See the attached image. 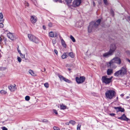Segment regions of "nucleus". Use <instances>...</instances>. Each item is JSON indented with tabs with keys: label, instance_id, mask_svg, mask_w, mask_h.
Masks as SVG:
<instances>
[{
	"label": "nucleus",
	"instance_id": "obj_25",
	"mask_svg": "<svg viewBox=\"0 0 130 130\" xmlns=\"http://www.w3.org/2000/svg\"><path fill=\"white\" fill-rule=\"evenodd\" d=\"M68 56L69 55L72 58H73L74 57V54L72 52L67 53Z\"/></svg>",
	"mask_w": 130,
	"mask_h": 130
},
{
	"label": "nucleus",
	"instance_id": "obj_29",
	"mask_svg": "<svg viewBox=\"0 0 130 130\" xmlns=\"http://www.w3.org/2000/svg\"><path fill=\"white\" fill-rule=\"evenodd\" d=\"M24 4L26 7H28L29 5V4L26 1H24Z\"/></svg>",
	"mask_w": 130,
	"mask_h": 130
},
{
	"label": "nucleus",
	"instance_id": "obj_9",
	"mask_svg": "<svg viewBox=\"0 0 130 130\" xmlns=\"http://www.w3.org/2000/svg\"><path fill=\"white\" fill-rule=\"evenodd\" d=\"M81 0H74L72 4V6L74 7L78 6L81 3Z\"/></svg>",
	"mask_w": 130,
	"mask_h": 130
},
{
	"label": "nucleus",
	"instance_id": "obj_46",
	"mask_svg": "<svg viewBox=\"0 0 130 130\" xmlns=\"http://www.w3.org/2000/svg\"><path fill=\"white\" fill-rule=\"evenodd\" d=\"M4 20L3 19V18H2V19H1V20H0V22L1 23H2L3 22Z\"/></svg>",
	"mask_w": 130,
	"mask_h": 130
},
{
	"label": "nucleus",
	"instance_id": "obj_49",
	"mask_svg": "<svg viewBox=\"0 0 130 130\" xmlns=\"http://www.w3.org/2000/svg\"><path fill=\"white\" fill-rule=\"evenodd\" d=\"M17 50L18 51V52L19 53H20V52H21V51H20L19 48H18V47L17 48Z\"/></svg>",
	"mask_w": 130,
	"mask_h": 130
},
{
	"label": "nucleus",
	"instance_id": "obj_14",
	"mask_svg": "<svg viewBox=\"0 0 130 130\" xmlns=\"http://www.w3.org/2000/svg\"><path fill=\"white\" fill-rule=\"evenodd\" d=\"M109 66L111 68H116L117 67V66L115 64V63L112 61V60L109 62Z\"/></svg>",
	"mask_w": 130,
	"mask_h": 130
},
{
	"label": "nucleus",
	"instance_id": "obj_15",
	"mask_svg": "<svg viewBox=\"0 0 130 130\" xmlns=\"http://www.w3.org/2000/svg\"><path fill=\"white\" fill-rule=\"evenodd\" d=\"M7 36L8 38L12 40H13L15 38L14 35L10 32L7 34Z\"/></svg>",
	"mask_w": 130,
	"mask_h": 130
},
{
	"label": "nucleus",
	"instance_id": "obj_55",
	"mask_svg": "<svg viewBox=\"0 0 130 130\" xmlns=\"http://www.w3.org/2000/svg\"><path fill=\"white\" fill-rule=\"evenodd\" d=\"M124 95V94H122L121 95V96L122 97H123Z\"/></svg>",
	"mask_w": 130,
	"mask_h": 130
},
{
	"label": "nucleus",
	"instance_id": "obj_43",
	"mask_svg": "<svg viewBox=\"0 0 130 130\" xmlns=\"http://www.w3.org/2000/svg\"><path fill=\"white\" fill-rule=\"evenodd\" d=\"M4 24L2 23H0V28H3L4 27Z\"/></svg>",
	"mask_w": 130,
	"mask_h": 130
},
{
	"label": "nucleus",
	"instance_id": "obj_60",
	"mask_svg": "<svg viewBox=\"0 0 130 130\" xmlns=\"http://www.w3.org/2000/svg\"><path fill=\"white\" fill-rule=\"evenodd\" d=\"M45 68H44V71H43V72L44 71V72H45Z\"/></svg>",
	"mask_w": 130,
	"mask_h": 130
},
{
	"label": "nucleus",
	"instance_id": "obj_58",
	"mask_svg": "<svg viewBox=\"0 0 130 130\" xmlns=\"http://www.w3.org/2000/svg\"><path fill=\"white\" fill-rule=\"evenodd\" d=\"M93 5L94 6H95V4L94 2H93Z\"/></svg>",
	"mask_w": 130,
	"mask_h": 130
},
{
	"label": "nucleus",
	"instance_id": "obj_42",
	"mask_svg": "<svg viewBox=\"0 0 130 130\" xmlns=\"http://www.w3.org/2000/svg\"><path fill=\"white\" fill-rule=\"evenodd\" d=\"M126 53L128 54V55L130 56V51H126Z\"/></svg>",
	"mask_w": 130,
	"mask_h": 130
},
{
	"label": "nucleus",
	"instance_id": "obj_57",
	"mask_svg": "<svg viewBox=\"0 0 130 130\" xmlns=\"http://www.w3.org/2000/svg\"><path fill=\"white\" fill-rule=\"evenodd\" d=\"M47 120H44V122H47Z\"/></svg>",
	"mask_w": 130,
	"mask_h": 130
},
{
	"label": "nucleus",
	"instance_id": "obj_47",
	"mask_svg": "<svg viewBox=\"0 0 130 130\" xmlns=\"http://www.w3.org/2000/svg\"><path fill=\"white\" fill-rule=\"evenodd\" d=\"M2 39L0 37V45L2 43Z\"/></svg>",
	"mask_w": 130,
	"mask_h": 130
},
{
	"label": "nucleus",
	"instance_id": "obj_38",
	"mask_svg": "<svg viewBox=\"0 0 130 130\" xmlns=\"http://www.w3.org/2000/svg\"><path fill=\"white\" fill-rule=\"evenodd\" d=\"M53 111L54 113L56 115H57L58 113L57 111L55 109H54L53 110Z\"/></svg>",
	"mask_w": 130,
	"mask_h": 130
},
{
	"label": "nucleus",
	"instance_id": "obj_13",
	"mask_svg": "<svg viewBox=\"0 0 130 130\" xmlns=\"http://www.w3.org/2000/svg\"><path fill=\"white\" fill-rule=\"evenodd\" d=\"M83 23L82 21H78L76 23L75 26L77 27L80 28L83 25Z\"/></svg>",
	"mask_w": 130,
	"mask_h": 130
},
{
	"label": "nucleus",
	"instance_id": "obj_1",
	"mask_svg": "<svg viewBox=\"0 0 130 130\" xmlns=\"http://www.w3.org/2000/svg\"><path fill=\"white\" fill-rule=\"evenodd\" d=\"M101 21L100 19H99L95 23L92 22L90 23L88 28V32H91L92 31H94L100 24Z\"/></svg>",
	"mask_w": 130,
	"mask_h": 130
},
{
	"label": "nucleus",
	"instance_id": "obj_32",
	"mask_svg": "<svg viewBox=\"0 0 130 130\" xmlns=\"http://www.w3.org/2000/svg\"><path fill=\"white\" fill-rule=\"evenodd\" d=\"M66 2V3L67 4L71 3L72 2V0H65Z\"/></svg>",
	"mask_w": 130,
	"mask_h": 130
},
{
	"label": "nucleus",
	"instance_id": "obj_5",
	"mask_svg": "<svg viewBox=\"0 0 130 130\" xmlns=\"http://www.w3.org/2000/svg\"><path fill=\"white\" fill-rule=\"evenodd\" d=\"M28 36L29 39L30 41L37 43L39 42L38 39L33 35L31 34H28Z\"/></svg>",
	"mask_w": 130,
	"mask_h": 130
},
{
	"label": "nucleus",
	"instance_id": "obj_7",
	"mask_svg": "<svg viewBox=\"0 0 130 130\" xmlns=\"http://www.w3.org/2000/svg\"><path fill=\"white\" fill-rule=\"evenodd\" d=\"M117 48L116 44H111L110 46V48L109 51L112 54Z\"/></svg>",
	"mask_w": 130,
	"mask_h": 130
},
{
	"label": "nucleus",
	"instance_id": "obj_21",
	"mask_svg": "<svg viewBox=\"0 0 130 130\" xmlns=\"http://www.w3.org/2000/svg\"><path fill=\"white\" fill-rule=\"evenodd\" d=\"M60 109L61 110H64L66 108V106L62 104H60Z\"/></svg>",
	"mask_w": 130,
	"mask_h": 130
},
{
	"label": "nucleus",
	"instance_id": "obj_30",
	"mask_svg": "<svg viewBox=\"0 0 130 130\" xmlns=\"http://www.w3.org/2000/svg\"><path fill=\"white\" fill-rule=\"evenodd\" d=\"M30 97L28 96H26L25 98V100L26 101H28L30 100Z\"/></svg>",
	"mask_w": 130,
	"mask_h": 130
},
{
	"label": "nucleus",
	"instance_id": "obj_34",
	"mask_svg": "<svg viewBox=\"0 0 130 130\" xmlns=\"http://www.w3.org/2000/svg\"><path fill=\"white\" fill-rule=\"evenodd\" d=\"M56 41L55 39H53L52 40V43L54 45L56 43Z\"/></svg>",
	"mask_w": 130,
	"mask_h": 130
},
{
	"label": "nucleus",
	"instance_id": "obj_52",
	"mask_svg": "<svg viewBox=\"0 0 130 130\" xmlns=\"http://www.w3.org/2000/svg\"><path fill=\"white\" fill-rule=\"evenodd\" d=\"M126 60H127L130 63V60L128 59H126Z\"/></svg>",
	"mask_w": 130,
	"mask_h": 130
},
{
	"label": "nucleus",
	"instance_id": "obj_17",
	"mask_svg": "<svg viewBox=\"0 0 130 130\" xmlns=\"http://www.w3.org/2000/svg\"><path fill=\"white\" fill-rule=\"evenodd\" d=\"M112 55V54L109 51L108 52L103 54V56L104 58H107Z\"/></svg>",
	"mask_w": 130,
	"mask_h": 130
},
{
	"label": "nucleus",
	"instance_id": "obj_27",
	"mask_svg": "<svg viewBox=\"0 0 130 130\" xmlns=\"http://www.w3.org/2000/svg\"><path fill=\"white\" fill-rule=\"evenodd\" d=\"M69 123L72 124L73 125H74L76 123V122L73 120H71L69 121Z\"/></svg>",
	"mask_w": 130,
	"mask_h": 130
},
{
	"label": "nucleus",
	"instance_id": "obj_44",
	"mask_svg": "<svg viewBox=\"0 0 130 130\" xmlns=\"http://www.w3.org/2000/svg\"><path fill=\"white\" fill-rule=\"evenodd\" d=\"M3 130H7V129L4 126H3L2 127Z\"/></svg>",
	"mask_w": 130,
	"mask_h": 130
},
{
	"label": "nucleus",
	"instance_id": "obj_39",
	"mask_svg": "<svg viewBox=\"0 0 130 130\" xmlns=\"http://www.w3.org/2000/svg\"><path fill=\"white\" fill-rule=\"evenodd\" d=\"M52 23H49L48 24V26L49 27H51L52 26Z\"/></svg>",
	"mask_w": 130,
	"mask_h": 130
},
{
	"label": "nucleus",
	"instance_id": "obj_10",
	"mask_svg": "<svg viewBox=\"0 0 130 130\" xmlns=\"http://www.w3.org/2000/svg\"><path fill=\"white\" fill-rule=\"evenodd\" d=\"M118 119L121 120L126 121H128L129 120H130V119L126 117L124 114H123L120 117H118Z\"/></svg>",
	"mask_w": 130,
	"mask_h": 130
},
{
	"label": "nucleus",
	"instance_id": "obj_40",
	"mask_svg": "<svg viewBox=\"0 0 130 130\" xmlns=\"http://www.w3.org/2000/svg\"><path fill=\"white\" fill-rule=\"evenodd\" d=\"M103 2L106 5H107L108 4V3L107 2V0H103Z\"/></svg>",
	"mask_w": 130,
	"mask_h": 130
},
{
	"label": "nucleus",
	"instance_id": "obj_18",
	"mask_svg": "<svg viewBox=\"0 0 130 130\" xmlns=\"http://www.w3.org/2000/svg\"><path fill=\"white\" fill-rule=\"evenodd\" d=\"M15 86L16 85L15 84L14 85H11L8 87V88L11 91H15L16 89Z\"/></svg>",
	"mask_w": 130,
	"mask_h": 130
},
{
	"label": "nucleus",
	"instance_id": "obj_20",
	"mask_svg": "<svg viewBox=\"0 0 130 130\" xmlns=\"http://www.w3.org/2000/svg\"><path fill=\"white\" fill-rule=\"evenodd\" d=\"M29 73L32 76H37L36 73L34 71L31 70H29L28 71Z\"/></svg>",
	"mask_w": 130,
	"mask_h": 130
},
{
	"label": "nucleus",
	"instance_id": "obj_51",
	"mask_svg": "<svg viewBox=\"0 0 130 130\" xmlns=\"http://www.w3.org/2000/svg\"><path fill=\"white\" fill-rule=\"evenodd\" d=\"M43 27L44 29H46V27L44 25H43Z\"/></svg>",
	"mask_w": 130,
	"mask_h": 130
},
{
	"label": "nucleus",
	"instance_id": "obj_22",
	"mask_svg": "<svg viewBox=\"0 0 130 130\" xmlns=\"http://www.w3.org/2000/svg\"><path fill=\"white\" fill-rule=\"evenodd\" d=\"M67 53H64L61 56V57L63 59L66 58L68 56Z\"/></svg>",
	"mask_w": 130,
	"mask_h": 130
},
{
	"label": "nucleus",
	"instance_id": "obj_19",
	"mask_svg": "<svg viewBox=\"0 0 130 130\" xmlns=\"http://www.w3.org/2000/svg\"><path fill=\"white\" fill-rule=\"evenodd\" d=\"M60 38L61 41L62 45L63 47H64L65 48H66V44L64 41L63 40V39L62 37H60Z\"/></svg>",
	"mask_w": 130,
	"mask_h": 130
},
{
	"label": "nucleus",
	"instance_id": "obj_6",
	"mask_svg": "<svg viewBox=\"0 0 130 130\" xmlns=\"http://www.w3.org/2000/svg\"><path fill=\"white\" fill-rule=\"evenodd\" d=\"M75 79L77 82L79 84L84 82L85 80V78L84 76H80L79 77H76Z\"/></svg>",
	"mask_w": 130,
	"mask_h": 130
},
{
	"label": "nucleus",
	"instance_id": "obj_33",
	"mask_svg": "<svg viewBox=\"0 0 130 130\" xmlns=\"http://www.w3.org/2000/svg\"><path fill=\"white\" fill-rule=\"evenodd\" d=\"M44 86L45 87L47 88L49 87L48 84L47 83H46L44 84Z\"/></svg>",
	"mask_w": 130,
	"mask_h": 130
},
{
	"label": "nucleus",
	"instance_id": "obj_23",
	"mask_svg": "<svg viewBox=\"0 0 130 130\" xmlns=\"http://www.w3.org/2000/svg\"><path fill=\"white\" fill-rule=\"evenodd\" d=\"M7 93V91L4 90H2L0 91V93L2 95H5Z\"/></svg>",
	"mask_w": 130,
	"mask_h": 130
},
{
	"label": "nucleus",
	"instance_id": "obj_24",
	"mask_svg": "<svg viewBox=\"0 0 130 130\" xmlns=\"http://www.w3.org/2000/svg\"><path fill=\"white\" fill-rule=\"evenodd\" d=\"M113 72L112 70L110 69H108L107 71V75H110Z\"/></svg>",
	"mask_w": 130,
	"mask_h": 130
},
{
	"label": "nucleus",
	"instance_id": "obj_59",
	"mask_svg": "<svg viewBox=\"0 0 130 130\" xmlns=\"http://www.w3.org/2000/svg\"><path fill=\"white\" fill-rule=\"evenodd\" d=\"M129 98V96H127L126 97V98L127 99H128Z\"/></svg>",
	"mask_w": 130,
	"mask_h": 130
},
{
	"label": "nucleus",
	"instance_id": "obj_63",
	"mask_svg": "<svg viewBox=\"0 0 130 130\" xmlns=\"http://www.w3.org/2000/svg\"><path fill=\"white\" fill-rule=\"evenodd\" d=\"M32 1H35V0H31Z\"/></svg>",
	"mask_w": 130,
	"mask_h": 130
},
{
	"label": "nucleus",
	"instance_id": "obj_8",
	"mask_svg": "<svg viewBox=\"0 0 130 130\" xmlns=\"http://www.w3.org/2000/svg\"><path fill=\"white\" fill-rule=\"evenodd\" d=\"M111 60L115 63H117L118 65H120L121 64V59L119 58L118 57H115Z\"/></svg>",
	"mask_w": 130,
	"mask_h": 130
},
{
	"label": "nucleus",
	"instance_id": "obj_3",
	"mask_svg": "<svg viewBox=\"0 0 130 130\" xmlns=\"http://www.w3.org/2000/svg\"><path fill=\"white\" fill-rule=\"evenodd\" d=\"M105 94L106 99L111 100L113 99L115 96L116 93L113 90H109L106 91Z\"/></svg>",
	"mask_w": 130,
	"mask_h": 130
},
{
	"label": "nucleus",
	"instance_id": "obj_36",
	"mask_svg": "<svg viewBox=\"0 0 130 130\" xmlns=\"http://www.w3.org/2000/svg\"><path fill=\"white\" fill-rule=\"evenodd\" d=\"M17 60H18V61L19 62H20L21 61L22 59L20 57H17Z\"/></svg>",
	"mask_w": 130,
	"mask_h": 130
},
{
	"label": "nucleus",
	"instance_id": "obj_31",
	"mask_svg": "<svg viewBox=\"0 0 130 130\" xmlns=\"http://www.w3.org/2000/svg\"><path fill=\"white\" fill-rule=\"evenodd\" d=\"M81 125L80 124H78L77 127V130H80V128L81 127Z\"/></svg>",
	"mask_w": 130,
	"mask_h": 130
},
{
	"label": "nucleus",
	"instance_id": "obj_64",
	"mask_svg": "<svg viewBox=\"0 0 130 130\" xmlns=\"http://www.w3.org/2000/svg\"><path fill=\"white\" fill-rule=\"evenodd\" d=\"M117 99H118V97H117Z\"/></svg>",
	"mask_w": 130,
	"mask_h": 130
},
{
	"label": "nucleus",
	"instance_id": "obj_4",
	"mask_svg": "<svg viewBox=\"0 0 130 130\" xmlns=\"http://www.w3.org/2000/svg\"><path fill=\"white\" fill-rule=\"evenodd\" d=\"M112 77L110 78H108L107 76H103L102 77V80L103 83L106 84H109L112 81Z\"/></svg>",
	"mask_w": 130,
	"mask_h": 130
},
{
	"label": "nucleus",
	"instance_id": "obj_62",
	"mask_svg": "<svg viewBox=\"0 0 130 130\" xmlns=\"http://www.w3.org/2000/svg\"><path fill=\"white\" fill-rule=\"evenodd\" d=\"M68 70H70L71 69H69Z\"/></svg>",
	"mask_w": 130,
	"mask_h": 130
},
{
	"label": "nucleus",
	"instance_id": "obj_56",
	"mask_svg": "<svg viewBox=\"0 0 130 130\" xmlns=\"http://www.w3.org/2000/svg\"><path fill=\"white\" fill-rule=\"evenodd\" d=\"M19 54H20L21 56L22 55V54L21 53V52L19 53Z\"/></svg>",
	"mask_w": 130,
	"mask_h": 130
},
{
	"label": "nucleus",
	"instance_id": "obj_37",
	"mask_svg": "<svg viewBox=\"0 0 130 130\" xmlns=\"http://www.w3.org/2000/svg\"><path fill=\"white\" fill-rule=\"evenodd\" d=\"M64 80V81L66 82H68V83H70V81L69 80V79H68L67 78H65Z\"/></svg>",
	"mask_w": 130,
	"mask_h": 130
},
{
	"label": "nucleus",
	"instance_id": "obj_61",
	"mask_svg": "<svg viewBox=\"0 0 130 130\" xmlns=\"http://www.w3.org/2000/svg\"><path fill=\"white\" fill-rule=\"evenodd\" d=\"M112 12V14H113L112 15L113 16V11Z\"/></svg>",
	"mask_w": 130,
	"mask_h": 130
},
{
	"label": "nucleus",
	"instance_id": "obj_50",
	"mask_svg": "<svg viewBox=\"0 0 130 130\" xmlns=\"http://www.w3.org/2000/svg\"><path fill=\"white\" fill-rule=\"evenodd\" d=\"M54 51V52H55V53H56V55H57V54H58L57 51L56 50H55Z\"/></svg>",
	"mask_w": 130,
	"mask_h": 130
},
{
	"label": "nucleus",
	"instance_id": "obj_48",
	"mask_svg": "<svg viewBox=\"0 0 130 130\" xmlns=\"http://www.w3.org/2000/svg\"><path fill=\"white\" fill-rule=\"evenodd\" d=\"M21 56L22 58H25V55H22Z\"/></svg>",
	"mask_w": 130,
	"mask_h": 130
},
{
	"label": "nucleus",
	"instance_id": "obj_26",
	"mask_svg": "<svg viewBox=\"0 0 130 130\" xmlns=\"http://www.w3.org/2000/svg\"><path fill=\"white\" fill-rule=\"evenodd\" d=\"M58 76L61 81H62L63 80H64L65 78L62 76L59 75H58Z\"/></svg>",
	"mask_w": 130,
	"mask_h": 130
},
{
	"label": "nucleus",
	"instance_id": "obj_28",
	"mask_svg": "<svg viewBox=\"0 0 130 130\" xmlns=\"http://www.w3.org/2000/svg\"><path fill=\"white\" fill-rule=\"evenodd\" d=\"M70 38L71 39L72 41L73 42H75V40L74 37L72 36L71 35L70 36Z\"/></svg>",
	"mask_w": 130,
	"mask_h": 130
},
{
	"label": "nucleus",
	"instance_id": "obj_2",
	"mask_svg": "<svg viewBox=\"0 0 130 130\" xmlns=\"http://www.w3.org/2000/svg\"><path fill=\"white\" fill-rule=\"evenodd\" d=\"M127 70L126 67H123L119 70L116 72L114 74V75L117 77H122L126 74Z\"/></svg>",
	"mask_w": 130,
	"mask_h": 130
},
{
	"label": "nucleus",
	"instance_id": "obj_16",
	"mask_svg": "<svg viewBox=\"0 0 130 130\" xmlns=\"http://www.w3.org/2000/svg\"><path fill=\"white\" fill-rule=\"evenodd\" d=\"M49 36L51 37H56L57 36V34L56 32H54L52 31L49 32Z\"/></svg>",
	"mask_w": 130,
	"mask_h": 130
},
{
	"label": "nucleus",
	"instance_id": "obj_35",
	"mask_svg": "<svg viewBox=\"0 0 130 130\" xmlns=\"http://www.w3.org/2000/svg\"><path fill=\"white\" fill-rule=\"evenodd\" d=\"M53 128L54 130H60L59 128L56 126H54L53 127Z\"/></svg>",
	"mask_w": 130,
	"mask_h": 130
},
{
	"label": "nucleus",
	"instance_id": "obj_41",
	"mask_svg": "<svg viewBox=\"0 0 130 130\" xmlns=\"http://www.w3.org/2000/svg\"><path fill=\"white\" fill-rule=\"evenodd\" d=\"M3 16L2 13H0V18L1 19L3 18Z\"/></svg>",
	"mask_w": 130,
	"mask_h": 130
},
{
	"label": "nucleus",
	"instance_id": "obj_11",
	"mask_svg": "<svg viewBox=\"0 0 130 130\" xmlns=\"http://www.w3.org/2000/svg\"><path fill=\"white\" fill-rule=\"evenodd\" d=\"M114 108L116 110L117 112L121 111V112H124L125 110L123 108H122L120 107H114Z\"/></svg>",
	"mask_w": 130,
	"mask_h": 130
},
{
	"label": "nucleus",
	"instance_id": "obj_54",
	"mask_svg": "<svg viewBox=\"0 0 130 130\" xmlns=\"http://www.w3.org/2000/svg\"><path fill=\"white\" fill-rule=\"evenodd\" d=\"M127 18L130 21V17H128Z\"/></svg>",
	"mask_w": 130,
	"mask_h": 130
},
{
	"label": "nucleus",
	"instance_id": "obj_45",
	"mask_svg": "<svg viewBox=\"0 0 130 130\" xmlns=\"http://www.w3.org/2000/svg\"><path fill=\"white\" fill-rule=\"evenodd\" d=\"M109 115L110 116H114L115 114L114 113H110L109 114Z\"/></svg>",
	"mask_w": 130,
	"mask_h": 130
},
{
	"label": "nucleus",
	"instance_id": "obj_12",
	"mask_svg": "<svg viewBox=\"0 0 130 130\" xmlns=\"http://www.w3.org/2000/svg\"><path fill=\"white\" fill-rule=\"evenodd\" d=\"M37 18L34 15H32L30 16V20L32 23L33 24L35 23L37 21Z\"/></svg>",
	"mask_w": 130,
	"mask_h": 130
},
{
	"label": "nucleus",
	"instance_id": "obj_53",
	"mask_svg": "<svg viewBox=\"0 0 130 130\" xmlns=\"http://www.w3.org/2000/svg\"><path fill=\"white\" fill-rule=\"evenodd\" d=\"M69 123L67 122L66 123V125H69Z\"/></svg>",
	"mask_w": 130,
	"mask_h": 130
}]
</instances>
